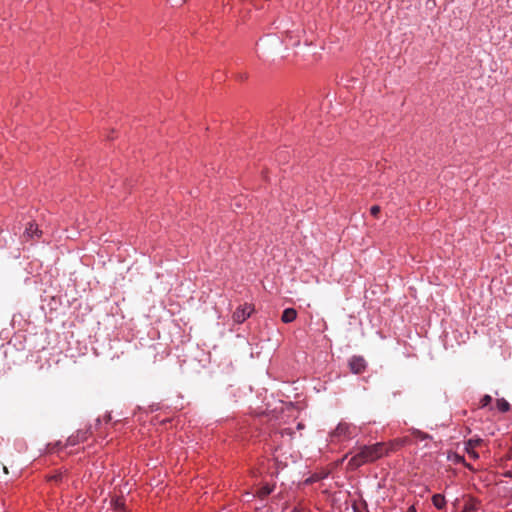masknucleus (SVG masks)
<instances>
[{"mask_svg": "<svg viewBox=\"0 0 512 512\" xmlns=\"http://www.w3.org/2000/svg\"><path fill=\"white\" fill-rule=\"evenodd\" d=\"M389 452L388 447L384 443H376L373 445H363L358 447L348 461V468L355 470L364 464L374 462Z\"/></svg>", "mask_w": 512, "mask_h": 512, "instance_id": "obj_1", "label": "nucleus"}, {"mask_svg": "<svg viewBox=\"0 0 512 512\" xmlns=\"http://www.w3.org/2000/svg\"><path fill=\"white\" fill-rule=\"evenodd\" d=\"M357 435V428L353 424L340 422L331 432L330 438L332 442H341L354 438Z\"/></svg>", "mask_w": 512, "mask_h": 512, "instance_id": "obj_2", "label": "nucleus"}, {"mask_svg": "<svg viewBox=\"0 0 512 512\" xmlns=\"http://www.w3.org/2000/svg\"><path fill=\"white\" fill-rule=\"evenodd\" d=\"M253 311L254 309L250 304L240 305L233 313L232 317L234 322L239 324L243 323L247 318L250 317Z\"/></svg>", "mask_w": 512, "mask_h": 512, "instance_id": "obj_3", "label": "nucleus"}, {"mask_svg": "<svg viewBox=\"0 0 512 512\" xmlns=\"http://www.w3.org/2000/svg\"><path fill=\"white\" fill-rule=\"evenodd\" d=\"M349 367L355 374L362 373L366 368V362L362 357L354 356L349 360Z\"/></svg>", "mask_w": 512, "mask_h": 512, "instance_id": "obj_4", "label": "nucleus"}, {"mask_svg": "<svg viewBox=\"0 0 512 512\" xmlns=\"http://www.w3.org/2000/svg\"><path fill=\"white\" fill-rule=\"evenodd\" d=\"M482 443V439H469L466 443L465 450L468 455L472 459H477L479 457L478 453L475 451L476 447H478Z\"/></svg>", "mask_w": 512, "mask_h": 512, "instance_id": "obj_5", "label": "nucleus"}, {"mask_svg": "<svg viewBox=\"0 0 512 512\" xmlns=\"http://www.w3.org/2000/svg\"><path fill=\"white\" fill-rule=\"evenodd\" d=\"M41 231L38 229V226L34 223H28L25 228L23 236L27 239H33L34 237H40Z\"/></svg>", "mask_w": 512, "mask_h": 512, "instance_id": "obj_6", "label": "nucleus"}, {"mask_svg": "<svg viewBox=\"0 0 512 512\" xmlns=\"http://www.w3.org/2000/svg\"><path fill=\"white\" fill-rule=\"evenodd\" d=\"M287 48H299L300 40L298 39V34H286L285 39L283 40Z\"/></svg>", "mask_w": 512, "mask_h": 512, "instance_id": "obj_7", "label": "nucleus"}, {"mask_svg": "<svg viewBox=\"0 0 512 512\" xmlns=\"http://www.w3.org/2000/svg\"><path fill=\"white\" fill-rule=\"evenodd\" d=\"M297 317V311L294 308H286L281 316V320L284 323H291Z\"/></svg>", "mask_w": 512, "mask_h": 512, "instance_id": "obj_8", "label": "nucleus"}, {"mask_svg": "<svg viewBox=\"0 0 512 512\" xmlns=\"http://www.w3.org/2000/svg\"><path fill=\"white\" fill-rule=\"evenodd\" d=\"M274 488L268 484L262 486L257 492L256 496L264 499L273 492Z\"/></svg>", "mask_w": 512, "mask_h": 512, "instance_id": "obj_9", "label": "nucleus"}, {"mask_svg": "<svg viewBox=\"0 0 512 512\" xmlns=\"http://www.w3.org/2000/svg\"><path fill=\"white\" fill-rule=\"evenodd\" d=\"M432 502L437 509H442L446 504L445 498L441 494L433 495Z\"/></svg>", "mask_w": 512, "mask_h": 512, "instance_id": "obj_10", "label": "nucleus"}, {"mask_svg": "<svg viewBox=\"0 0 512 512\" xmlns=\"http://www.w3.org/2000/svg\"><path fill=\"white\" fill-rule=\"evenodd\" d=\"M111 505L116 511H124L125 503L122 498H116L111 500Z\"/></svg>", "mask_w": 512, "mask_h": 512, "instance_id": "obj_11", "label": "nucleus"}, {"mask_svg": "<svg viewBox=\"0 0 512 512\" xmlns=\"http://www.w3.org/2000/svg\"><path fill=\"white\" fill-rule=\"evenodd\" d=\"M496 406L500 412H507L510 409V404L504 398L498 399Z\"/></svg>", "mask_w": 512, "mask_h": 512, "instance_id": "obj_12", "label": "nucleus"}, {"mask_svg": "<svg viewBox=\"0 0 512 512\" xmlns=\"http://www.w3.org/2000/svg\"><path fill=\"white\" fill-rule=\"evenodd\" d=\"M492 401V398L490 395H484L480 401L481 407L488 406Z\"/></svg>", "mask_w": 512, "mask_h": 512, "instance_id": "obj_13", "label": "nucleus"}, {"mask_svg": "<svg viewBox=\"0 0 512 512\" xmlns=\"http://www.w3.org/2000/svg\"><path fill=\"white\" fill-rule=\"evenodd\" d=\"M380 212V207L377 206V205H374L370 208V213L373 215V216H377Z\"/></svg>", "mask_w": 512, "mask_h": 512, "instance_id": "obj_14", "label": "nucleus"}, {"mask_svg": "<svg viewBox=\"0 0 512 512\" xmlns=\"http://www.w3.org/2000/svg\"><path fill=\"white\" fill-rule=\"evenodd\" d=\"M62 478V473L55 474L50 477V480L58 481Z\"/></svg>", "mask_w": 512, "mask_h": 512, "instance_id": "obj_15", "label": "nucleus"}, {"mask_svg": "<svg viewBox=\"0 0 512 512\" xmlns=\"http://www.w3.org/2000/svg\"><path fill=\"white\" fill-rule=\"evenodd\" d=\"M415 434H416V436H417V437H419L420 439H426V438H428V435H426V434H424V433H422V432H420V431H417Z\"/></svg>", "mask_w": 512, "mask_h": 512, "instance_id": "obj_16", "label": "nucleus"}, {"mask_svg": "<svg viewBox=\"0 0 512 512\" xmlns=\"http://www.w3.org/2000/svg\"><path fill=\"white\" fill-rule=\"evenodd\" d=\"M68 442H69L71 445H74V444H75V441H74L73 437H70V438L68 439Z\"/></svg>", "mask_w": 512, "mask_h": 512, "instance_id": "obj_17", "label": "nucleus"}, {"mask_svg": "<svg viewBox=\"0 0 512 512\" xmlns=\"http://www.w3.org/2000/svg\"><path fill=\"white\" fill-rule=\"evenodd\" d=\"M245 494L247 495V497H255L256 496V494H252L250 492H246Z\"/></svg>", "mask_w": 512, "mask_h": 512, "instance_id": "obj_18", "label": "nucleus"}, {"mask_svg": "<svg viewBox=\"0 0 512 512\" xmlns=\"http://www.w3.org/2000/svg\"><path fill=\"white\" fill-rule=\"evenodd\" d=\"M407 512H416V510H415V508H414L413 506H411V507L407 510Z\"/></svg>", "mask_w": 512, "mask_h": 512, "instance_id": "obj_19", "label": "nucleus"}, {"mask_svg": "<svg viewBox=\"0 0 512 512\" xmlns=\"http://www.w3.org/2000/svg\"><path fill=\"white\" fill-rule=\"evenodd\" d=\"M322 322H323V330H325V329L327 328V324H326V322H325V321H323V320H322Z\"/></svg>", "mask_w": 512, "mask_h": 512, "instance_id": "obj_20", "label": "nucleus"}, {"mask_svg": "<svg viewBox=\"0 0 512 512\" xmlns=\"http://www.w3.org/2000/svg\"><path fill=\"white\" fill-rule=\"evenodd\" d=\"M304 45H305V46H309V43H308V41H307V40H304Z\"/></svg>", "mask_w": 512, "mask_h": 512, "instance_id": "obj_21", "label": "nucleus"}]
</instances>
